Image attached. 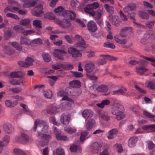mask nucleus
Listing matches in <instances>:
<instances>
[{
    "label": "nucleus",
    "instance_id": "nucleus-1",
    "mask_svg": "<svg viewBox=\"0 0 155 155\" xmlns=\"http://www.w3.org/2000/svg\"><path fill=\"white\" fill-rule=\"evenodd\" d=\"M38 124H41L40 126L38 125V127H40L41 128H42V130L41 132L39 130L38 131L37 137L38 138H41L43 139V141H40V144L41 145V146H44L47 145L49 140L51 139V137L50 135L44 134L45 133H46L48 131L47 130L48 127V126L43 120L40 121L38 119H36L35 122L34 128V132L36 131V130Z\"/></svg>",
    "mask_w": 155,
    "mask_h": 155
},
{
    "label": "nucleus",
    "instance_id": "nucleus-2",
    "mask_svg": "<svg viewBox=\"0 0 155 155\" xmlns=\"http://www.w3.org/2000/svg\"><path fill=\"white\" fill-rule=\"evenodd\" d=\"M123 108L122 105L118 103L114 104L112 107L111 113L113 115L116 116L117 120H120L125 117V115L122 111Z\"/></svg>",
    "mask_w": 155,
    "mask_h": 155
},
{
    "label": "nucleus",
    "instance_id": "nucleus-3",
    "mask_svg": "<svg viewBox=\"0 0 155 155\" xmlns=\"http://www.w3.org/2000/svg\"><path fill=\"white\" fill-rule=\"evenodd\" d=\"M94 67V64L92 62H90L86 64L85 65V69L87 71V77L90 80L94 81L96 80L97 79V77L94 75L93 72Z\"/></svg>",
    "mask_w": 155,
    "mask_h": 155
},
{
    "label": "nucleus",
    "instance_id": "nucleus-4",
    "mask_svg": "<svg viewBox=\"0 0 155 155\" xmlns=\"http://www.w3.org/2000/svg\"><path fill=\"white\" fill-rule=\"evenodd\" d=\"M99 7V4L97 2L88 4L84 8V11L86 13L89 14L90 15L94 16L95 15V12L93 9H96Z\"/></svg>",
    "mask_w": 155,
    "mask_h": 155
},
{
    "label": "nucleus",
    "instance_id": "nucleus-5",
    "mask_svg": "<svg viewBox=\"0 0 155 155\" xmlns=\"http://www.w3.org/2000/svg\"><path fill=\"white\" fill-rule=\"evenodd\" d=\"M67 52L63 50L55 49L54 52V54L55 57L58 59L63 61L64 59V56Z\"/></svg>",
    "mask_w": 155,
    "mask_h": 155
},
{
    "label": "nucleus",
    "instance_id": "nucleus-6",
    "mask_svg": "<svg viewBox=\"0 0 155 155\" xmlns=\"http://www.w3.org/2000/svg\"><path fill=\"white\" fill-rule=\"evenodd\" d=\"M68 53L72 55V57L76 59L81 57V54L75 48H69L68 49Z\"/></svg>",
    "mask_w": 155,
    "mask_h": 155
},
{
    "label": "nucleus",
    "instance_id": "nucleus-7",
    "mask_svg": "<svg viewBox=\"0 0 155 155\" xmlns=\"http://www.w3.org/2000/svg\"><path fill=\"white\" fill-rule=\"evenodd\" d=\"M74 38L77 41L76 46L77 47L82 48V50L85 49V42L84 39L79 35H76Z\"/></svg>",
    "mask_w": 155,
    "mask_h": 155
},
{
    "label": "nucleus",
    "instance_id": "nucleus-8",
    "mask_svg": "<svg viewBox=\"0 0 155 155\" xmlns=\"http://www.w3.org/2000/svg\"><path fill=\"white\" fill-rule=\"evenodd\" d=\"M70 89L69 87H67L66 88L65 91L63 90H60L59 91L57 92V95L58 96L62 97H63L61 99V100H69V98L67 96L68 95V91H69Z\"/></svg>",
    "mask_w": 155,
    "mask_h": 155
},
{
    "label": "nucleus",
    "instance_id": "nucleus-9",
    "mask_svg": "<svg viewBox=\"0 0 155 155\" xmlns=\"http://www.w3.org/2000/svg\"><path fill=\"white\" fill-rule=\"evenodd\" d=\"M102 146V144L101 142H95L91 144L90 147L93 152L96 153L101 150Z\"/></svg>",
    "mask_w": 155,
    "mask_h": 155
},
{
    "label": "nucleus",
    "instance_id": "nucleus-10",
    "mask_svg": "<svg viewBox=\"0 0 155 155\" xmlns=\"http://www.w3.org/2000/svg\"><path fill=\"white\" fill-rule=\"evenodd\" d=\"M37 10H34L32 12V14L37 17H39L41 16L43 12L42 11L43 9L42 6L41 5L36 6Z\"/></svg>",
    "mask_w": 155,
    "mask_h": 155
},
{
    "label": "nucleus",
    "instance_id": "nucleus-11",
    "mask_svg": "<svg viewBox=\"0 0 155 155\" xmlns=\"http://www.w3.org/2000/svg\"><path fill=\"white\" fill-rule=\"evenodd\" d=\"M108 17L110 21L113 25L117 26H119L120 21L117 16L114 15L113 16L112 15H109Z\"/></svg>",
    "mask_w": 155,
    "mask_h": 155
},
{
    "label": "nucleus",
    "instance_id": "nucleus-12",
    "mask_svg": "<svg viewBox=\"0 0 155 155\" xmlns=\"http://www.w3.org/2000/svg\"><path fill=\"white\" fill-rule=\"evenodd\" d=\"M3 128L4 131L8 134H11L14 132V128L13 126L9 123L4 124Z\"/></svg>",
    "mask_w": 155,
    "mask_h": 155
},
{
    "label": "nucleus",
    "instance_id": "nucleus-13",
    "mask_svg": "<svg viewBox=\"0 0 155 155\" xmlns=\"http://www.w3.org/2000/svg\"><path fill=\"white\" fill-rule=\"evenodd\" d=\"M70 116L68 114H63L61 115L60 120L62 124L65 125H68L69 122Z\"/></svg>",
    "mask_w": 155,
    "mask_h": 155
},
{
    "label": "nucleus",
    "instance_id": "nucleus-14",
    "mask_svg": "<svg viewBox=\"0 0 155 155\" xmlns=\"http://www.w3.org/2000/svg\"><path fill=\"white\" fill-rule=\"evenodd\" d=\"M29 139V137L27 134L21 133V136L19 137L18 141L22 143H28Z\"/></svg>",
    "mask_w": 155,
    "mask_h": 155
},
{
    "label": "nucleus",
    "instance_id": "nucleus-15",
    "mask_svg": "<svg viewBox=\"0 0 155 155\" xmlns=\"http://www.w3.org/2000/svg\"><path fill=\"white\" fill-rule=\"evenodd\" d=\"M99 117L103 120L108 121L110 120V117L107 113L104 111L101 110L98 112Z\"/></svg>",
    "mask_w": 155,
    "mask_h": 155
},
{
    "label": "nucleus",
    "instance_id": "nucleus-16",
    "mask_svg": "<svg viewBox=\"0 0 155 155\" xmlns=\"http://www.w3.org/2000/svg\"><path fill=\"white\" fill-rule=\"evenodd\" d=\"M136 8V5L134 4L128 5L123 8L124 11L125 12L129 14L135 10Z\"/></svg>",
    "mask_w": 155,
    "mask_h": 155
},
{
    "label": "nucleus",
    "instance_id": "nucleus-17",
    "mask_svg": "<svg viewBox=\"0 0 155 155\" xmlns=\"http://www.w3.org/2000/svg\"><path fill=\"white\" fill-rule=\"evenodd\" d=\"M63 15H66L71 20H74L76 17L75 13L73 11L70 10H65L63 13Z\"/></svg>",
    "mask_w": 155,
    "mask_h": 155
},
{
    "label": "nucleus",
    "instance_id": "nucleus-18",
    "mask_svg": "<svg viewBox=\"0 0 155 155\" xmlns=\"http://www.w3.org/2000/svg\"><path fill=\"white\" fill-rule=\"evenodd\" d=\"M87 26L88 29L91 32H94L97 30L96 23L93 21H90L89 22Z\"/></svg>",
    "mask_w": 155,
    "mask_h": 155
},
{
    "label": "nucleus",
    "instance_id": "nucleus-19",
    "mask_svg": "<svg viewBox=\"0 0 155 155\" xmlns=\"http://www.w3.org/2000/svg\"><path fill=\"white\" fill-rule=\"evenodd\" d=\"M132 31V29L131 27H125L121 29L120 35L123 37L127 36V34L129 32H131Z\"/></svg>",
    "mask_w": 155,
    "mask_h": 155
},
{
    "label": "nucleus",
    "instance_id": "nucleus-20",
    "mask_svg": "<svg viewBox=\"0 0 155 155\" xmlns=\"http://www.w3.org/2000/svg\"><path fill=\"white\" fill-rule=\"evenodd\" d=\"M82 115L84 117L87 119L91 117L93 115V112L89 109L84 110L83 112Z\"/></svg>",
    "mask_w": 155,
    "mask_h": 155
},
{
    "label": "nucleus",
    "instance_id": "nucleus-21",
    "mask_svg": "<svg viewBox=\"0 0 155 155\" xmlns=\"http://www.w3.org/2000/svg\"><path fill=\"white\" fill-rule=\"evenodd\" d=\"M95 121L93 119L88 120L86 122V128L88 130H91L95 124Z\"/></svg>",
    "mask_w": 155,
    "mask_h": 155
},
{
    "label": "nucleus",
    "instance_id": "nucleus-22",
    "mask_svg": "<svg viewBox=\"0 0 155 155\" xmlns=\"http://www.w3.org/2000/svg\"><path fill=\"white\" fill-rule=\"evenodd\" d=\"M138 138L137 137H134L130 138L129 140L128 145L131 148L134 147L137 140Z\"/></svg>",
    "mask_w": 155,
    "mask_h": 155
},
{
    "label": "nucleus",
    "instance_id": "nucleus-23",
    "mask_svg": "<svg viewBox=\"0 0 155 155\" xmlns=\"http://www.w3.org/2000/svg\"><path fill=\"white\" fill-rule=\"evenodd\" d=\"M18 103L17 101H12L10 100H7L5 101V106L8 107L12 108L14 107Z\"/></svg>",
    "mask_w": 155,
    "mask_h": 155
},
{
    "label": "nucleus",
    "instance_id": "nucleus-24",
    "mask_svg": "<svg viewBox=\"0 0 155 155\" xmlns=\"http://www.w3.org/2000/svg\"><path fill=\"white\" fill-rule=\"evenodd\" d=\"M142 128L145 130H149V131L150 132H155V124L143 125Z\"/></svg>",
    "mask_w": 155,
    "mask_h": 155
},
{
    "label": "nucleus",
    "instance_id": "nucleus-25",
    "mask_svg": "<svg viewBox=\"0 0 155 155\" xmlns=\"http://www.w3.org/2000/svg\"><path fill=\"white\" fill-rule=\"evenodd\" d=\"M146 87L149 89L155 90V81H147L146 82Z\"/></svg>",
    "mask_w": 155,
    "mask_h": 155
},
{
    "label": "nucleus",
    "instance_id": "nucleus-26",
    "mask_svg": "<svg viewBox=\"0 0 155 155\" xmlns=\"http://www.w3.org/2000/svg\"><path fill=\"white\" fill-rule=\"evenodd\" d=\"M20 106L22 107L23 109V111L24 113L26 114L29 115L31 116L32 115V114L34 112L33 111H30L28 107L25 104H21Z\"/></svg>",
    "mask_w": 155,
    "mask_h": 155
},
{
    "label": "nucleus",
    "instance_id": "nucleus-27",
    "mask_svg": "<svg viewBox=\"0 0 155 155\" xmlns=\"http://www.w3.org/2000/svg\"><path fill=\"white\" fill-rule=\"evenodd\" d=\"M70 86L73 88H78L81 86V82L78 80H75L70 82L69 83Z\"/></svg>",
    "mask_w": 155,
    "mask_h": 155
},
{
    "label": "nucleus",
    "instance_id": "nucleus-28",
    "mask_svg": "<svg viewBox=\"0 0 155 155\" xmlns=\"http://www.w3.org/2000/svg\"><path fill=\"white\" fill-rule=\"evenodd\" d=\"M99 92H106L108 90V87L107 85H102L99 86L96 89Z\"/></svg>",
    "mask_w": 155,
    "mask_h": 155
},
{
    "label": "nucleus",
    "instance_id": "nucleus-29",
    "mask_svg": "<svg viewBox=\"0 0 155 155\" xmlns=\"http://www.w3.org/2000/svg\"><path fill=\"white\" fill-rule=\"evenodd\" d=\"M143 114L146 117L151 119L152 121L155 122V116L154 114L146 111H143Z\"/></svg>",
    "mask_w": 155,
    "mask_h": 155
},
{
    "label": "nucleus",
    "instance_id": "nucleus-30",
    "mask_svg": "<svg viewBox=\"0 0 155 155\" xmlns=\"http://www.w3.org/2000/svg\"><path fill=\"white\" fill-rule=\"evenodd\" d=\"M38 0H33L31 2H26L24 6L26 7H34L35 5L38 4Z\"/></svg>",
    "mask_w": 155,
    "mask_h": 155
},
{
    "label": "nucleus",
    "instance_id": "nucleus-31",
    "mask_svg": "<svg viewBox=\"0 0 155 155\" xmlns=\"http://www.w3.org/2000/svg\"><path fill=\"white\" fill-rule=\"evenodd\" d=\"M148 70L144 67H140L136 68L137 72L141 75L147 71Z\"/></svg>",
    "mask_w": 155,
    "mask_h": 155
},
{
    "label": "nucleus",
    "instance_id": "nucleus-32",
    "mask_svg": "<svg viewBox=\"0 0 155 155\" xmlns=\"http://www.w3.org/2000/svg\"><path fill=\"white\" fill-rule=\"evenodd\" d=\"M20 42L21 45L24 44L26 45H29L31 44L29 40L25 37H22L21 38Z\"/></svg>",
    "mask_w": 155,
    "mask_h": 155
},
{
    "label": "nucleus",
    "instance_id": "nucleus-33",
    "mask_svg": "<svg viewBox=\"0 0 155 155\" xmlns=\"http://www.w3.org/2000/svg\"><path fill=\"white\" fill-rule=\"evenodd\" d=\"M89 133L86 131H83L81 132L80 137V140L81 141H83L89 137Z\"/></svg>",
    "mask_w": 155,
    "mask_h": 155
},
{
    "label": "nucleus",
    "instance_id": "nucleus-34",
    "mask_svg": "<svg viewBox=\"0 0 155 155\" xmlns=\"http://www.w3.org/2000/svg\"><path fill=\"white\" fill-rule=\"evenodd\" d=\"M144 38L154 40L155 38V32L153 31H150L149 33H146L144 35Z\"/></svg>",
    "mask_w": 155,
    "mask_h": 155
},
{
    "label": "nucleus",
    "instance_id": "nucleus-35",
    "mask_svg": "<svg viewBox=\"0 0 155 155\" xmlns=\"http://www.w3.org/2000/svg\"><path fill=\"white\" fill-rule=\"evenodd\" d=\"M44 18L49 20H53L55 18V16L52 12H48L44 15Z\"/></svg>",
    "mask_w": 155,
    "mask_h": 155
},
{
    "label": "nucleus",
    "instance_id": "nucleus-36",
    "mask_svg": "<svg viewBox=\"0 0 155 155\" xmlns=\"http://www.w3.org/2000/svg\"><path fill=\"white\" fill-rule=\"evenodd\" d=\"M60 109L55 106L52 107L50 110H48V113L51 114H56L59 111Z\"/></svg>",
    "mask_w": 155,
    "mask_h": 155
},
{
    "label": "nucleus",
    "instance_id": "nucleus-37",
    "mask_svg": "<svg viewBox=\"0 0 155 155\" xmlns=\"http://www.w3.org/2000/svg\"><path fill=\"white\" fill-rule=\"evenodd\" d=\"M53 155H64V150L61 147L56 149L55 151L53 153Z\"/></svg>",
    "mask_w": 155,
    "mask_h": 155
},
{
    "label": "nucleus",
    "instance_id": "nucleus-38",
    "mask_svg": "<svg viewBox=\"0 0 155 155\" xmlns=\"http://www.w3.org/2000/svg\"><path fill=\"white\" fill-rule=\"evenodd\" d=\"M104 7L108 12L110 14V15H112L114 13V8L111 6H109L108 4H105Z\"/></svg>",
    "mask_w": 155,
    "mask_h": 155
},
{
    "label": "nucleus",
    "instance_id": "nucleus-39",
    "mask_svg": "<svg viewBox=\"0 0 155 155\" xmlns=\"http://www.w3.org/2000/svg\"><path fill=\"white\" fill-rule=\"evenodd\" d=\"M25 61L27 67L33 65V62L34 61L33 59L31 57H28L25 60Z\"/></svg>",
    "mask_w": 155,
    "mask_h": 155
},
{
    "label": "nucleus",
    "instance_id": "nucleus-40",
    "mask_svg": "<svg viewBox=\"0 0 155 155\" xmlns=\"http://www.w3.org/2000/svg\"><path fill=\"white\" fill-rule=\"evenodd\" d=\"M103 13V8L102 7L99 8L97 10L95 15L97 18H101L102 15Z\"/></svg>",
    "mask_w": 155,
    "mask_h": 155
},
{
    "label": "nucleus",
    "instance_id": "nucleus-41",
    "mask_svg": "<svg viewBox=\"0 0 155 155\" xmlns=\"http://www.w3.org/2000/svg\"><path fill=\"white\" fill-rule=\"evenodd\" d=\"M100 56L110 61H115L117 60V58L116 57L110 55H101Z\"/></svg>",
    "mask_w": 155,
    "mask_h": 155
},
{
    "label": "nucleus",
    "instance_id": "nucleus-42",
    "mask_svg": "<svg viewBox=\"0 0 155 155\" xmlns=\"http://www.w3.org/2000/svg\"><path fill=\"white\" fill-rule=\"evenodd\" d=\"M3 50L6 54L8 55H11L12 54L10 47L8 46L5 45L3 48Z\"/></svg>",
    "mask_w": 155,
    "mask_h": 155
},
{
    "label": "nucleus",
    "instance_id": "nucleus-43",
    "mask_svg": "<svg viewBox=\"0 0 155 155\" xmlns=\"http://www.w3.org/2000/svg\"><path fill=\"white\" fill-rule=\"evenodd\" d=\"M65 130L66 132L70 134L75 133L76 131L75 128L72 127H68L65 128Z\"/></svg>",
    "mask_w": 155,
    "mask_h": 155
},
{
    "label": "nucleus",
    "instance_id": "nucleus-44",
    "mask_svg": "<svg viewBox=\"0 0 155 155\" xmlns=\"http://www.w3.org/2000/svg\"><path fill=\"white\" fill-rule=\"evenodd\" d=\"M42 56L43 59L46 62H49L51 59L50 56L48 53H43Z\"/></svg>",
    "mask_w": 155,
    "mask_h": 155
},
{
    "label": "nucleus",
    "instance_id": "nucleus-45",
    "mask_svg": "<svg viewBox=\"0 0 155 155\" xmlns=\"http://www.w3.org/2000/svg\"><path fill=\"white\" fill-rule=\"evenodd\" d=\"M33 24L36 28H41V22L40 20H34L33 21Z\"/></svg>",
    "mask_w": 155,
    "mask_h": 155
},
{
    "label": "nucleus",
    "instance_id": "nucleus-46",
    "mask_svg": "<svg viewBox=\"0 0 155 155\" xmlns=\"http://www.w3.org/2000/svg\"><path fill=\"white\" fill-rule=\"evenodd\" d=\"M56 138L57 140H66L67 137L66 136H63L59 133H56Z\"/></svg>",
    "mask_w": 155,
    "mask_h": 155
},
{
    "label": "nucleus",
    "instance_id": "nucleus-47",
    "mask_svg": "<svg viewBox=\"0 0 155 155\" xmlns=\"http://www.w3.org/2000/svg\"><path fill=\"white\" fill-rule=\"evenodd\" d=\"M12 45L14 48H15L18 51L21 50L22 49V47L19 44L15 42H12L11 43Z\"/></svg>",
    "mask_w": 155,
    "mask_h": 155
},
{
    "label": "nucleus",
    "instance_id": "nucleus-48",
    "mask_svg": "<svg viewBox=\"0 0 155 155\" xmlns=\"http://www.w3.org/2000/svg\"><path fill=\"white\" fill-rule=\"evenodd\" d=\"M30 22V20L29 19H25L21 20L20 22V24L23 26L28 25Z\"/></svg>",
    "mask_w": 155,
    "mask_h": 155
},
{
    "label": "nucleus",
    "instance_id": "nucleus-49",
    "mask_svg": "<svg viewBox=\"0 0 155 155\" xmlns=\"http://www.w3.org/2000/svg\"><path fill=\"white\" fill-rule=\"evenodd\" d=\"M119 13L120 19L122 21H126L127 20L128 18L127 16L124 14L122 11H119Z\"/></svg>",
    "mask_w": 155,
    "mask_h": 155
},
{
    "label": "nucleus",
    "instance_id": "nucleus-50",
    "mask_svg": "<svg viewBox=\"0 0 155 155\" xmlns=\"http://www.w3.org/2000/svg\"><path fill=\"white\" fill-rule=\"evenodd\" d=\"M14 153L17 155H26L25 153L22 150L18 149H15L14 150Z\"/></svg>",
    "mask_w": 155,
    "mask_h": 155
},
{
    "label": "nucleus",
    "instance_id": "nucleus-51",
    "mask_svg": "<svg viewBox=\"0 0 155 155\" xmlns=\"http://www.w3.org/2000/svg\"><path fill=\"white\" fill-rule=\"evenodd\" d=\"M139 16L143 19H147L149 18L148 14L144 12H140L139 13Z\"/></svg>",
    "mask_w": 155,
    "mask_h": 155
},
{
    "label": "nucleus",
    "instance_id": "nucleus-52",
    "mask_svg": "<svg viewBox=\"0 0 155 155\" xmlns=\"http://www.w3.org/2000/svg\"><path fill=\"white\" fill-rule=\"evenodd\" d=\"M126 89L125 88H121L113 91L114 94H121L125 92Z\"/></svg>",
    "mask_w": 155,
    "mask_h": 155
},
{
    "label": "nucleus",
    "instance_id": "nucleus-53",
    "mask_svg": "<svg viewBox=\"0 0 155 155\" xmlns=\"http://www.w3.org/2000/svg\"><path fill=\"white\" fill-rule=\"evenodd\" d=\"M10 11L13 12H15L19 11V9L18 8L14 7L12 8H10L9 7H7L5 10V12H7V11Z\"/></svg>",
    "mask_w": 155,
    "mask_h": 155
},
{
    "label": "nucleus",
    "instance_id": "nucleus-54",
    "mask_svg": "<svg viewBox=\"0 0 155 155\" xmlns=\"http://www.w3.org/2000/svg\"><path fill=\"white\" fill-rule=\"evenodd\" d=\"M13 29L14 30H15L16 31L19 32H22L24 29V28L19 25L15 26L13 27Z\"/></svg>",
    "mask_w": 155,
    "mask_h": 155
},
{
    "label": "nucleus",
    "instance_id": "nucleus-55",
    "mask_svg": "<svg viewBox=\"0 0 155 155\" xmlns=\"http://www.w3.org/2000/svg\"><path fill=\"white\" fill-rule=\"evenodd\" d=\"M9 83L12 84L13 85H20L21 83H23V82L19 80H17L14 79H12L9 81Z\"/></svg>",
    "mask_w": 155,
    "mask_h": 155
},
{
    "label": "nucleus",
    "instance_id": "nucleus-56",
    "mask_svg": "<svg viewBox=\"0 0 155 155\" xmlns=\"http://www.w3.org/2000/svg\"><path fill=\"white\" fill-rule=\"evenodd\" d=\"M6 15L8 17L12 18L16 20H18L19 19V17L18 15L12 13H8L6 14Z\"/></svg>",
    "mask_w": 155,
    "mask_h": 155
},
{
    "label": "nucleus",
    "instance_id": "nucleus-57",
    "mask_svg": "<svg viewBox=\"0 0 155 155\" xmlns=\"http://www.w3.org/2000/svg\"><path fill=\"white\" fill-rule=\"evenodd\" d=\"M136 89L139 92L143 94H145L147 93L146 91L137 85H136L135 86Z\"/></svg>",
    "mask_w": 155,
    "mask_h": 155
},
{
    "label": "nucleus",
    "instance_id": "nucleus-58",
    "mask_svg": "<svg viewBox=\"0 0 155 155\" xmlns=\"http://www.w3.org/2000/svg\"><path fill=\"white\" fill-rule=\"evenodd\" d=\"M44 96L48 98H50L52 97V93L50 90H48L45 92Z\"/></svg>",
    "mask_w": 155,
    "mask_h": 155
},
{
    "label": "nucleus",
    "instance_id": "nucleus-59",
    "mask_svg": "<svg viewBox=\"0 0 155 155\" xmlns=\"http://www.w3.org/2000/svg\"><path fill=\"white\" fill-rule=\"evenodd\" d=\"M105 28L110 33V31L111 29V27L110 24L109 22L107 21H105Z\"/></svg>",
    "mask_w": 155,
    "mask_h": 155
},
{
    "label": "nucleus",
    "instance_id": "nucleus-60",
    "mask_svg": "<svg viewBox=\"0 0 155 155\" xmlns=\"http://www.w3.org/2000/svg\"><path fill=\"white\" fill-rule=\"evenodd\" d=\"M22 88L21 87H17L15 88H13L11 89V91L15 93H17L21 91Z\"/></svg>",
    "mask_w": 155,
    "mask_h": 155
},
{
    "label": "nucleus",
    "instance_id": "nucleus-61",
    "mask_svg": "<svg viewBox=\"0 0 155 155\" xmlns=\"http://www.w3.org/2000/svg\"><path fill=\"white\" fill-rule=\"evenodd\" d=\"M104 47L107 48H110L112 49H114L115 46L112 43H104Z\"/></svg>",
    "mask_w": 155,
    "mask_h": 155
},
{
    "label": "nucleus",
    "instance_id": "nucleus-62",
    "mask_svg": "<svg viewBox=\"0 0 155 155\" xmlns=\"http://www.w3.org/2000/svg\"><path fill=\"white\" fill-rule=\"evenodd\" d=\"M62 67L63 68L68 70H70L73 69L74 67L70 64H66L63 65Z\"/></svg>",
    "mask_w": 155,
    "mask_h": 155
},
{
    "label": "nucleus",
    "instance_id": "nucleus-63",
    "mask_svg": "<svg viewBox=\"0 0 155 155\" xmlns=\"http://www.w3.org/2000/svg\"><path fill=\"white\" fill-rule=\"evenodd\" d=\"M78 147L76 145H73L70 147V150L71 152H75L78 149Z\"/></svg>",
    "mask_w": 155,
    "mask_h": 155
},
{
    "label": "nucleus",
    "instance_id": "nucleus-64",
    "mask_svg": "<svg viewBox=\"0 0 155 155\" xmlns=\"http://www.w3.org/2000/svg\"><path fill=\"white\" fill-rule=\"evenodd\" d=\"M142 57L143 58L147 60L155 63V58L154 57H153L152 58H149L144 56H142Z\"/></svg>",
    "mask_w": 155,
    "mask_h": 155
}]
</instances>
